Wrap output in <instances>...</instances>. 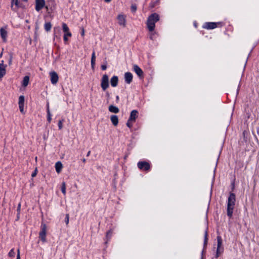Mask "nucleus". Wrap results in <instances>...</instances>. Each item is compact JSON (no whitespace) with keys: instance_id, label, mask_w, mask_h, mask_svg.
Masks as SVG:
<instances>
[{"instance_id":"f257e3e1","label":"nucleus","mask_w":259,"mask_h":259,"mask_svg":"<svg viewBox=\"0 0 259 259\" xmlns=\"http://www.w3.org/2000/svg\"><path fill=\"white\" fill-rule=\"evenodd\" d=\"M235 202L236 195L234 193L230 192L228 199L227 209V214L230 218L232 217Z\"/></svg>"},{"instance_id":"f03ea898","label":"nucleus","mask_w":259,"mask_h":259,"mask_svg":"<svg viewBox=\"0 0 259 259\" xmlns=\"http://www.w3.org/2000/svg\"><path fill=\"white\" fill-rule=\"evenodd\" d=\"M46 234L47 225L44 223H42L40 227V231L39 233V238L42 242H47Z\"/></svg>"},{"instance_id":"7ed1b4c3","label":"nucleus","mask_w":259,"mask_h":259,"mask_svg":"<svg viewBox=\"0 0 259 259\" xmlns=\"http://www.w3.org/2000/svg\"><path fill=\"white\" fill-rule=\"evenodd\" d=\"M101 87L103 91H105L109 87V77L106 74L102 76L101 80Z\"/></svg>"},{"instance_id":"20e7f679","label":"nucleus","mask_w":259,"mask_h":259,"mask_svg":"<svg viewBox=\"0 0 259 259\" xmlns=\"http://www.w3.org/2000/svg\"><path fill=\"white\" fill-rule=\"evenodd\" d=\"M138 167L141 170L149 171L150 170L151 166L150 163L146 161L138 162Z\"/></svg>"},{"instance_id":"39448f33","label":"nucleus","mask_w":259,"mask_h":259,"mask_svg":"<svg viewBox=\"0 0 259 259\" xmlns=\"http://www.w3.org/2000/svg\"><path fill=\"white\" fill-rule=\"evenodd\" d=\"M155 15H150L147 19V28L149 31H153L155 27V23L153 21H152L153 20L152 19V17H154Z\"/></svg>"},{"instance_id":"423d86ee","label":"nucleus","mask_w":259,"mask_h":259,"mask_svg":"<svg viewBox=\"0 0 259 259\" xmlns=\"http://www.w3.org/2000/svg\"><path fill=\"white\" fill-rule=\"evenodd\" d=\"M55 6L56 4L54 0H48L47 1L45 8L47 9L48 14H50L55 9Z\"/></svg>"},{"instance_id":"0eeeda50","label":"nucleus","mask_w":259,"mask_h":259,"mask_svg":"<svg viewBox=\"0 0 259 259\" xmlns=\"http://www.w3.org/2000/svg\"><path fill=\"white\" fill-rule=\"evenodd\" d=\"M208 232L207 229L206 230L204 234V243H203V248L201 252V259L204 258L206 253V249L208 243Z\"/></svg>"},{"instance_id":"6e6552de","label":"nucleus","mask_w":259,"mask_h":259,"mask_svg":"<svg viewBox=\"0 0 259 259\" xmlns=\"http://www.w3.org/2000/svg\"><path fill=\"white\" fill-rule=\"evenodd\" d=\"M45 6V0H35V10L37 12H39Z\"/></svg>"},{"instance_id":"1a4fd4ad","label":"nucleus","mask_w":259,"mask_h":259,"mask_svg":"<svg viewBox=\"0 0 259 259\" xmlns=\"http://www.w3.org/2000/svg\"><path fill=\"white\" fill-rule=\"evenodd\" d=\"M21 7L18 0H11V8L13 11L16 12L17 9Z\"/></svg>"},{"instance_id":"9d476101","label":"nucleus","mask_w":259,"mask_h":259,"mask_svg":"<svg viewBox=\"0 0 259 259\" xmlns=\"http://www.w3.org/2000/svg\"><path fill=\"white\" fill-rule=\"evenodd\" d=\"M7 28V26L5 27H2L0 29L1 36L4 42H6L7 40V37L8 35V32L6 29Z\"/></svg>"},{"instance_id":"9b49d317","label":"nucleus","mask_w":259,"mask_h":259,"mask_svg":"<svg viewBox=\"0 0 259 259\" xmlns=\"http://www.w3.org/2000/svg\"><path fill=\"white\" fill-rule=\"evenodd\" d=\"M133 69L134 71L140 78H141L144 77V72L139 66L137 65H134Z\"/></svg>"},{"instance_id":"f8f14e48","label":"nucleus","mask_w":259,"mask_h":259,"mask_svg":"<svg viewBox=\"0 0 259 259\" xmlns=\"http://www.w3.org/2000/svg\"><path fill=\"white\" fill-rule=\"evenodd\" d=\"M50 76H51V81L52 84H55L57 83V82L58 81V75L57 73L55 72H51L50 73Z\"/></svg>"},{"instance_id":"ddd939ff","label":"nucleus","mask_w":259,"mask_h":259,"mask_svg":"<svg viewBox=\"0 0 259 259\" xmlns=\"http://www.w3.org/2000/svg\"><path fill=\"white\" fill-rule=\"evenodd\" d=\"M138 111L137 110H133L131 111L129 117V120L132 121H136V119L138 117Z\"/></svg>"},{"instance_id":"4468645a","label":"nucleus","mask_w":259,"mask_h":259,"mask_svg":"<svg viewBox=\"0 0 259 259\" xmlns=\"http://www.w3.org/2000/svg\"><path fill=\"white\" fill-rule=\"evenodd\" d=\"M118 23L120 26H125V16L123 15H118L117 16Z\"/></svg>"},{"instance_id":"2eb2a0df","label":"nucleus","mask_w":259,"mask_h":259,"mask_svg":"<svg viewBox=\"0 0 259 259\" xmlns=\"http://www.w3.org/2000/svg\"><path fill=\"white\" fill-rule=\"evenodd\" d=\"M203 28L206 29H213L217 28L215 22H205L203 25Z\"/></svg>"},{"instance_id":"dca6fc26","label":"nucleus","mask_w":259,"mask_h":259,"mask_svg":"<svg viewBox=\"0 0 259 259\" xmlns=\"http://www.w3.org/2000/svg\"><path fill=\"white\" fill-rule=\"evenodd\" d=\"M133 76L132 73L127 72L124 74L125 82L127 84H130L133 81Z\"/></svg>"},{"instance_id":"f3484780","label":"nucleus","mask_w":259,"mask_h":259,"mask_svg":"<svg viewBox=\"0 0 259 259\" xmlns=\"http://www.w3.org/2000/svg\"><path fill=\"white\" fill-rule=\"evenodd\" d=\"M3 63L4 61H2V63H0V78L3 77L6 73L7 65H4Z\"/></svg>"},{"instance_id":"a211bd4d","label":"nucleus","mask_w":259,"mask_h":259,"mask_svg":"<svg viewBox=\"0 0 259 259\" xmlns=\"http://www.w3.org/2000/svg\"><path fill=\"white\" fill-rule=\"evenodd\" d=\"M118 83V77L117 76L114 75L110 79L111 85L112 87H116L117 86Z\"/></svg>"},{"instance_id":"6ab92c4d","label":"nucleus","mask_w":259,"mask_h":259,"mask_svg":"<svg viewBox=\"0 0 259 259\" xmlns=\"http://www.w3.org/2000/svg\"><path fill=\"white\" fill-rule=\"evenodd\" d=\"M111 121L114 126H117L118 123V118L116 115H112L110 117Z\"/></svg>"},{"instance_id":"aec40b11","label":"nucleus","mask_w":259,"mask_h":259,"mask_svg":"<svg viewBox=\"0 0 259 259\" xmlns=\"http://www.w3.org/2000/svg\"><path fill=\"white\" fill-rule=\"evenodd\" d=\"M217 241H218L217 248L222 249V251H223L224 248L223 247V240H222L221 236H217Z\"/></svg>"},{"instance_id":"412c9836","label":"nucleus","mask_w":259,"mask_h":259,"mask_svg":"<svg viewBox=\"0 0 259 259\" xmlns=\"http://www.w3.org/2000/svg\"><path fill=\"white\" fill-rule=\"evenodd\" d=\"M54 38L60 39V30L59 27L54 28Z\"/></svg>"},{"instance_id":"4be33fe9","label":"nucleus","mask_w":259,"mask_h":259,"mask_svg":"<svg viewBox=\"0 0 259 259\" xmlns=\"http://www.w3.org/2000/svg\"><path fill=\"white\" fill-rule=\"evenodd\" d=\"M63 167V165L60 161H58L55 164L56 171L57 173H60Z\"/></svg>"},{"instance_id":"5701e85b","label":"nucleus","mask_w":259,"mask_h":259,"mask_svg":"<svg viewBox=\"0 0 259 259\" xmlns=\"http://www.w3.org/2000/svg\"><path fill=\"white\" fill-rule=\"evenodd\" d=\"M29 82V76H25L23 78V79L22 82V86L23 87H26L28 85Z\"/></svg>"},{"instance_id":"b1692460","label":"nucleus","mask_w":259,"mask_h":259,"mask_svg":"<svg viewBox=\"0 0 259 259\" xmlns=\"http://www.w3.org/2000/svg\"><path fill=\"white\" fill-rule=\"evenodd\" d=\"M47 120L49 123H50L52 120L51 114L49 109V103H47Z\"/></svg>"},{"instance_id":"393cba45","label":"nucleus","mask_w":259,"mask_h":259,"mask_svg":"<svg viewBox=\"0 0 259 259\" xmlns=\"http://www.w3.org/2000/svg\"><path fill=\"white\" fill-rule=\"evenodd\" d=\"M112 233H113L112 229H110L106 232V241L105 242V244H107L108 243V241L111 239Z\"/></svg>"},{"instance_id":"a878e982","label":"nucleus","mask_w":259,"mask_h":259,"mask_svg":"<svg viewBox=\"0 0 259 259\" xmlns=\"http://www.w3.org/2000/svg\"><path fill=\"white\" fill-rule=\"evenodd\" d=\"M109 110L110 112L114 113H117L119 111V109L117 107L112 105L109 106Z\"/></svg>"},{"instance_id":"bb28decb","label":"nucleus","mask_w":259,"mask_h":259,"mask_svg":"<svg viewBox=\"0 0 259 259\" xmlns=\"http://www.w3.org/2000/svg\"><path fill=\"white\" fill-rule=\"evenodd\" d=\"M95 61H96L95 52V51H94L92 54V57H91V66L93 69L94 68V67L95 66Z\"/></svg>"},{"instance_id":"cd10ccee","label":"nucleus","mask_w":259,"mask_h":259,"mask_svg":"<svg viewBox=\"0 0 259 259\" xmlns=\"http://www.w3.org/2000/svg\"><path fill=\"white\" fill-rule=\"evenodd\" d=\"M151 15H155L154 17H152V19L153 20L152 21L156 23L159 20V16L158 14L154 13Z\"/></svg>"},{"instance_id":"c85d7f7f","label":"nucleus","mask_w":259,"mask_h":259,"mask_svg":"<svg viewBox=\"0 0 259 259\" xmlns=\"http://www.w3.org/2000/svg\"><path fill=\"white\" fill-rule=\"evenodd\" d=\"M52 27V24L51 22H47L45 24V29L46 31L48 32L49 31Z\"/></svg>"},{"instance_id":"c756f323","label":"nucleus","mask_w":259,"mask_h":259,"mask_svg":"<svg viewBox=\"0 0 259 259\" xmlns=\"http://www.w3.org/2000/svg\"><path fill=\"white\" fill-rule=\"evenodd\" d=\"M25 97L24 96L21 95L19 97V105H24Z\"/></svg>"},{"instance_id":"7c9ffc66","label":"nucleus","mask_w":259,"mask_h":259,"mask_svg":"<svg viewBox=\"0 0 259 259\" xmlns=\"http://www.w3.org/2000/svg\"><path fill=\"white\" fill-rule=\"evenodd\" d=\"M62 29L64 33L69 31L67 25L65 23H62Z\"/></svg>"},{"instance_id":"2f4dec72","label":"nucleus","mask_w":259,"mask_h":259,"mask_svg":"<svg viewBox=\"0 0 259 259\" xmlns=\"http://www.w3.org/2000/svg\"><path fill=\"white\" fill-rule=\"evenodd\" d=\"M61 190L62 193L64 195H65V194H66V184L64 182L62 183Z\"/></svg>"},{"instance_id":"473e14b6","label":"nucleus","mask_w":259,"mask_h":259,"mask_svg":"<svg viewBox=\"0 0 259 259\" xmlns=\"http://www.w3.org/2000/svg\"><path fill=\"white\" fill-rule=\"evenodd\" d=\"M223 251H222V249H220V248H218L217 249V251H216V254H215V257L216 258H218V257L220 256V254H221L222 252H223Z\"/></svg>"},{"instance_id":"72a5a7b5","label":"nucleus","mask_w":259,"mask_h":259,"mask_svg":"<svg viewBox=\"0 0 259 259\" xmlns=\"http://www.w3.org/2000/svg\"><path fill=\"white\" fill-rule=\"evenodd\" d=\"M15 255V252L14 251V248L11 249L8 253V255L10 257H14Z\"/></svg>"},{"instance_id":"f704fd0d","label":"nucleus","mask_w":259,"mask_h":259,"mask_svg":"<svg viewBox=\"0 0 259 259\" xmlns=\"http://www.w3.org/2000/svg\"><path fill=\"white\" fill-rule=\"evenodd\" d=\"M137 9V5L136 4H132L131 6V10L133 13H135Z\"/></svg>"},{"instance_id":"c9c22d12","label":"nucleus","mask_w":259,"mask_h":259,"mask_svg":"<svg viewBox=\"0 0 259 259\" xmlns=\"http://www.w3.org/2000/svg\"><path fill=\"white\" fill-rule=\"evenodd\" d=\"M159 0H156L155 2H151L150 4V6L151 8H154L155 6H156L159 3Z\"/></svg>"},{"instance_id":"e433bc0d","label":"nucleus","mask_w":259,"mask_h":259,"mask_svg":"<svg viewBox=\"0 0 259 259\" xmlns=\"http://www.w3.org/2000/svg\"><path fill=\"white\" fill-rule=\"evenodd\" d=\"M215 23H216L217 27H222L225 26V23L224 22H215Z\"/></svg>"},{"instance_id":"4c0bfd02","label":"nucleus","mask_w":259,"mask_h":259,"mask_svg":"<svg viewBox=\"0 0 259 259\" xmlns=\"http://www.w3.org/2000/svg\"><path fill=\"white\" fill-rule=\"evenodd\" d=\"M134 122V121H130L129 119H128L127 121V122H126V125L129 128H131L133 126L132 122Z\"/></svg>"},{"instance_id":"58836bf2","label":"nucleus","mask_w":259,"mask_h":259,"mask_svg":"<svg viewBox=\"0 0 259 259\" xmlns=\"http://www.w3.org/2000/svg\"><path fill=\"white\" fill-rule=\"evenodd\" d=\"M24 105H19V108L21 113L24 114Z\"/></svg>"},{"instance_id":"ea45409f","label":"nucleus","mask_w":259,"mask_h":259,"mask_svg":"<svg viewBox=\"0 0 259 259\" xmlns=\"http://www.w3.org/2000/svg\"><path fill=\"white\" fill-rule=\"evenodd\" d=\"M12 60H13V55L11 54L10 56L9 61H8V64L9 65H11L12 64Z\"/></svg>"},{"instance_id":"a19ab883","label":"nucleus","mask_w":259,"mask_h":259,"mask_svg":"<svg viewBox=\"0 0 259 259\" xmlns=\"http://www.w3.org/2000/svg\"><path fill=\"white\" fill-rule=\"evenodd\" d=\"M37 173V168H36L35 169V170H34V171L32 173L31 177L32 178L35 177L36 176Z\"/></svg>"},{"instance_id":"79ce46f5","label":"nucleus","mask_w":259,"mask_h":259,"mask_svg":"<svg viewBox=\"0 0 259 259\" xmlns=\"http://www.w3.org/2000/svg\"><path fill=\"white\" fill-rule=\"evenodd\" d=\"M62 120H59V122H58V127H59V130H61L62 128Z\"/></svg>"},{"instance_id":"37998d69","label":"nucleus","mask_w":259,"mask_h":259,"mask_svg":"<svg viewBox=\"0 0 259 259\" xmlns=\"http://www.w3.org/2000/svg\"><path fill=\"white\" fill-rule=\"evenodd\" d=\"M235 189V182L233 181L231 183V192H233Z\"/></svg>"},{"instance_id":"c03bdc74","label":"nucleus","mask_w":259,"mask_h":259,"mask_svg":"<svg viewBox=\"0 0 259 259\" xmlns=\"http://www.w3.org/2000/svg\"><path fill=\"white\" fill-rule=\"evenodd\" d=\"M65 222L66 224H68L69 223V214H67L66 215L65 218Z\"/></svg>"},{"instance_id":"a18cd8bd","label":"nucleus","mask_w":259,"mask_h":259,"mask_svg":"<svg viewBox=\"0 0 259 259\" xmlns=\"http://www.w3.org/2000/svg\"><path fill=\"white\" fill-rule=\"evenodd\" d=\"M21 211V203H19L17 208V212L18 213H20Z\"/></svg>"},{"instance_id":"49530a36","label":"nucleus","mask_w":259,"mask_h":259,"mask_svg":"<svg viewBox=\"0 0 259 259\" xmlns=\"http://www.w3.org/2000/svg\"><path fill=\"white\" fill-rule=\"evenodd\" d=\"M16 259H21L20 258V249H17V258Z\"/></svg>"},{"instance_id":"de8ad7c7","label":"nucleus","mask_w":259,"mask_h":259,"mask_svg":"<svg viewBox=\"0 0 259 259\" xmlns=\"http://www.w3.org/2000/svg\"><path fill=\"white\" fill-rule=\"evenodd\" d=\"M64 35L66 36L67 37H68V36L71 37L72 34L70 31H68V32H65L64 33Z\"/></svg>"},{"instance_id":"09e8293b","label":"nucleus","mask_w":259,"mask_h":259,"mask_svg":"<svg viewBox=\"0 0 259 259\" xmlns=\"http://www.w3.org/2000/svg\"><path fill=\"white\" fill-rule=\"evenodd\" d=\"M101 69L102 70H105L107 69L106 64H103L101 65Z\"/></svg>"},{"instance_id":"8fccbe9b","label":"nucleus","mask_w":259,"mask_h":259,"mask_svg":"<svg viewBox=\"0 0 259 259\" xmlns=\"http://www.w3.org/2000/svg\"><path fill=\"white\" fill-rule=\"evenodd\" d=\"M63 39H64V41L65 43H66V42L68 41V38L66 36L64 35L63 36Z\"/></svg>"},{"instance_id":"3c124183","label":"nucleus","mask_w":259,"mask_h":259,"mask_svg":"<svg viewBox=\"0 0 259 259\" xmlns=\"http://www.w3.org/2000/svg\"><path fill=\"white\" fill-rule=\"evenodd\" d=\"M20 213L17 212L16 221H18V220H19V219H20Z\"/></svg>"},{"instance_id":"603ef678","label":"nucleus","mask_w":259,"mask_h":259,"mask_svg":"<svg viewBox=\"0 0 259 259\" xmlns=\"http://www.w3.org/2000/svg\"><path fill=\"white\" fill-rule=\"evenodd\" d=\"M106 97L107 98H109L110 97V94L108 92H106Z\"/></svg>"},{"instance_id":"864d4df0","label":"nucleus","mask_w":259,"mask_h":259,"mask_svg":"<svg viewBox=\"0 0 259 259\" xmlns=\"http://www.w3.org/2000/svg\"><path fill=\"white\" fill-rule=\"evenodd\" d=\"M84 34V30L83 28L82 29V31H81V35L82 36H83Z\"/></svg>"},{"instance_id":"5fc2aeb1","label":"nucleus","mask_w":259,"mask_h":259,"mask_svg":"<svg viewBox=\"0 0 259 259\" xmlns=\"http://www.w3.org/2000/svg\"><path fill=\"white\" fill-rule=\"evenodd\" d=\"M119 100V96H116V102L117 103V102H118Z\"/></svg>"},{"instance_id":"6e6d98bb","label":"nucleus","mask_w":259,"mask_h":259,"mask_svg":"<svg viewBox=\"0 0 259 259\" xmlns=\"http://www.w3.org/2000/svg\"><path fill=\"white\" fill-rule=\"evenodd\" d=\"M91 154V151H88V152L87 154V156L89 157L90 155Z\"/></svg>"},{"instance_id":"4d7b16f0","label":"nucleus","mask_w":259,"mask_h":259,"mask_svg":"<svg viewBox=\"0 0 259 259\" xmlns=\"http://www.w3.org/2000/svg\"><path fill=\"white\" fill-rule=\"evenodd\" d=\"M81 160L83 163H85L86 162V159L85 158H83Z\"/></svg>"},{"instance_id":"13d9d810","label":"nucleus","mask_w":259,"mask_h":259,"mask_svg":"<svg viewBox=\"0 0 259 259\" xmlns=\"http://www.w3.org/2000/svg\"><path fill=\"white\" fill-rule=\"evenodd\" d=\"M105 2L106 3H109L111 2V0H104Z\"/></svg>"},{"instance_id":"bf43d9fd","label":"nucleus","mask_w":259,"mask_h":259,"mask_svg":"<svg viewBox=\"0 0 259 259\" xmlns=\"http://www.w3.org/2000/svg\"><path fill=\"white\" fill-rule=\"evenodd\" d=\"M128 156L127 154H126L124 157V159H126V158H127V157Z\"/></svg>"},{"instance_id":"052dcab7","label":"nucleus","mask_w":259,"mask_h":259,"mask_svg":"<svg viewBox=\"0 0 259 259\" xmlns=\"http://www.w3.org/2000/svg\"><path fill=\"white\" fill-rule=\"evenodd\" d=\"M243 134L244 135H245V131L243 132Z\"/></svg>"}]
</instances>
